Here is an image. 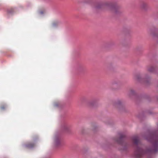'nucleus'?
I'll return each instance as SVG.
<instances>
[{
  "label": "nucleus",
  "mask_w": 158,
  "mask_h": 158,
  "mask_svg": "<svg viewBox=\"0 0 158 158\" xmlns=\"http://www.w3.org/2000/svg\"><path fill=\"white\" fill-rule=\"evenodd\" d=\"M132 140L136 146L134 153L135 157V158H141L142 156L145 153V152L143 149L138 146L139 143V138L137 136H135L133 137Z\"/></svg>",
  "instance_id": "f257e3e1"
},
{
  "label": "nucleus",
  "mask_w": 158,
  "mask_h": 158,
  "mask_svg": "<svg viewBox=\"0 0 158 158\" xmlns=\"http://www.w3.org/2000/svg\"><path fill=\"white\" fill-rule=\"evenodd\" d=\"M111 4L109 5L108 9L114 15H118L122 13L121 6L115 3L110 2Z\"/></svg>",
  "instance_id": "f03ea898"
},
{
  "label": "nucleus",
  "mask_w": 158,
  "mask_h": 158,
  "mask_svg": "<svg viewBox=\"0 0 158 158\" xmlns=\"http://www.w3.org/2000/svg\"><path fill=\"white\" fill-rule=\"evenodd\" d=\"M135 78L138 82L144 84L146 85H148L150 83V77L149 76H147L145 78H142L140 74H137L135 75Z\"/></svg>",
  "instance_id": "7ed1b4c3"
},
{
  "label": "nucleus",
  "mask_w": 158,
  "mask_h": 158,
  "mask_svg": "<svg viewBox=\"0 0 158 158\" xmlns=\"http://www.w3.org/2000/svg\"><path fill=\"white\" fill-rule=\"evenodd\" d=\"M149 32L151 36L158 43V28L154 27L151 29Z\"/></svg>",
  "instance_id": "20e7f679"
},
{
  "label": "nucleus",
  "mask_w": 158,
  "mask_h": 158,
  "mask_svg": "<svg viewBox=\"0 0 158 158\" xmlns=\"http://www.w3.org/2000/svg\"><path fill=\"white\" fill-rule=\"evenodd\" d=\"M110 4H111L110 2H99L95 4V7L96 9H100L104 6L108 8L109 6L110 5Z\"/></svg>",
  "instance_id": "39448f33"
},
{
  "label": "nucleus",
  "mask_w": 158,
  "mask_h": 158,
  "mask_svg": "<svg viewBox=\"0 0 158 158\" xmlns=\"http://www.w3.org/2000/svg\"><path fill=\"white\" fill-rule=\"evenodd\" d=\"M139 7L142 10L145 12L147 11L149 8L148 3L144 1L140 2Z\"/></svg>",
  "instance_id": "423d86ee"
},
{
  "label": "nucleus",
  "mask_w": 158,
  "mask_h": 158,
  "mask_svg": "<svg viewBox=\"0 0 158 158\" xmlns=\"http://www.w3.org/2000/svg\"><path fill=\"white\" fill-rule=\"evenodd\" d=\"M114 106L121 111H123L125 110L124 107L122 104V102L120 100H117L114 102Z\"/></svg>",
  "instance_id": "0eeeda50"
},
{
  "label": "nucleus",
  "mask_w": 158,
  "mask_h": 158,
  "mask_svg": "<svg viewBox=\"0 0 158 158\" xmlns=\"http://www.w3.org/2000/svg\"><path fill=\"white\" fill-rule=\"evenodd\" d=\"M62 130L66 132L69 133L71 131L70 126L67 123H64L61 125Z\"/></svg>",
  "instance_id": "6e6552de"
},
{
  "label": "nucleus",
  "mask_w": 158,
  "mask_h": 158,
  "mask_svg": "<svg viewBox=\"0 0 158 158\" xmlns=\"http://www.w3.org/2000/svg\"><path fill=\"white\" fill-rule=\"evenodd\" d=\"M119 136V138L115 140L116 142L121 145L125 144V143H123V139L126 137L125 135L122 134H120Z\"/></svg>",
  "instance_id": "1a4fd4ad"
},
{
  "label": "nucleus",
  "mask_w": 158,
  "mask_h": 158,
  "mask_svg": "<svg viewBox=\"0 0 158 158\" xmlns=\"http://www.w3.org/2000/svg\"><path fill=\"white\" fill-rule=\"evenodd\" d=\"M77 72L81 74L84 73L86 71L85 68L81 64H79L77 66Z\"/></svg>",
  "instance_id": "9d476101"
},
{
  "label": "nucleus",
  "mask_w": 158,
  "mask_h": 158,
  "mask_svg": "<svg viewBox=\"0 0 158 158\" xmlns=\"http://www.w3.org/2000/svg\"><path fill=\"white\" fill-rule=\"evenodd\" d=\"M62 144L60 142V139L57 137H56L55 140V145L56 147L61 146Z\"/></svg>",
  "instance_id": "9b49d317"
},
{
  "label": "nucleus",
  "mask_w": 158,
  "mask_h": 158,
  "mask_svg": "<svg viewBox=\"0 0 158 158\" xmlns=\"http://www.w3.org/2000/svg\"><path fill=\"white\" fill-rule=\"evenodd\" d=\"M107 68L109 70H112L114 68L113 63L112 62H109L106 65Z\"/></svg>",
  "instance_id": "f8f14e48"
},
{
  "label": "nucleus",
  "mask_w": 158,
  "mask_h": 158,
  "mask_svg": "<svg viewBox=\"0 0 158 158\" xmlns=\"http://www.w3.org/2000/svg\"><path fill=\"white\" fill-rule=\"evenodd\" d=\"M97 101L94 100L91 101L88 103V105L90 107H93L96 106Z\"/></svg>",
  "instance_id": "ddd939ff"
},
{
  "label": "nucleus",
  "mask_w": 158,
  "mask_h": 158,
  "mask_svg": "<svg viewBox=\"0 0 158 158\" xmlns=\"http://www.w3.org/2000/svg\"><path fill=\"white\" fill-rule=\"evenodd\" d=\"M35 145V144L33 143H30L25 145L26 147L27 148H33Z\"/></svg>",
  "instance_id": "4468645a"
},
{
  "label": "nucleus",
  "mask_w": 158,
  "mask_h": 158,
  "mask_svg": "<svg viewBox=\"0 0 158 158\" xmlns=\"http://www.w3.org/2000/svg\"><path fill=\"white\" fill-rule=\"evenodd\" d=\"M155 68L153 66H150L148 67V70L149 72H152L155 71Z\"/></svg>",
  "instance_id": "2eb2a0df"
},
{
  "label": "nucleus",
  "mask_w": 158,
  "mask_h": 158,
  "mask_svg": "<svg viewBox=\"0 0 158 158\" xmlns=\"http://www.w3.org/2000/svg\"><path fill=\"white\" fill-rule=\"evenodd\" d=\"M135 92L134 90L133 89H131L129 93V95L131 97L132 96L135 95Z\"/></svg>",
  "instance_id": "dca6fc26"
},
{
  "label": "nucleus",
  "mask_w": 158,
  "mask_h": 158,
  "mask_svg": "<svg viewBox=\"0 0 158 158\" xmlns=\"http://www.w3.org/2000/svg\"><path fill=\"white\" fill-rule=\"evenodd\" d=\"M58 23L57 22H54L53 23L52 25L53 26L56 27L58 25Z\"/></svg>",
  "instance_id": "f3484780"
},
{
  "label": "nucleus",
  "mask_w": 158,
  "mask_h": 158,
  "mask_svg": "<svg viewBox=\"0 0 158 158\" xmlns=\"http://www.w3.org/2000/svg\"><path fill=\"white\" fill-rule=\"evenodd\" d=\"M86 2V1L85 0L84 1H78V3L79 4L84 3Z\"/></svg>",
  "instance_id": "a211bd4d"
},
{
  "label": "nucleus",
  "mask_w": 158,
  "mask_h": 158,
  "mask_svg": "<svg viewBox=\"0 0 158 158\" xmlns=\"http://www.w3.org/2000/svg\"><path fill=\"white\" fill-rule=\"evenodd\" d=\"M114 44L113 43H111V42H110V43H108L107 44V46L108 47H110L111 45H114Z\"/></svg>",
  "instance_id": "6ab92c4d"
},
{
  "label": "nucleus",
  "mask_w": 158,
  "mask_h": 158,
  "mask_svg": "<svg viewBox=\"0 0 158 158\" xmlns=\"http://www.w3.org/2000/svg\"><path fill=\"white\" fill-rule=\"evenodd\" d=\"M44 13V11H43V10H42V11H41L40 12V13L41 14H43Z\"/></svg>",
  "instance_id": "aec40b11"
},
{
  "label": "nucleus",
  "mask_w": 158,
  "mask_h": 158,
  "mask_svg": "<svg viewBox=\"0 0 158 158\" xmlns=\"http://www.w3.org/2000/svg\"><path fill=\"white\" fill-rule=\"evenodd\" d=\"M86 99V98H84V97L82 98H81V100H84V101H85Z\"/></svg>",
  "instance_id": "412c9836"
},
{
  "label": "nucleus",
  "mask_w": 158,
  "mask_h": 158,
  "mask_svg": "<svg viewBox=\"0 0 158 158\" xmlns=\"http://www.w3.org/2000/svg\"><path fill=\"white\" fill-rule=\"evenodd\" d=\"M1 109H5V107L4 106H2L1 107Z\"/></svg>",
  "instance_id": "4be33fe9"
}]
</instances>
